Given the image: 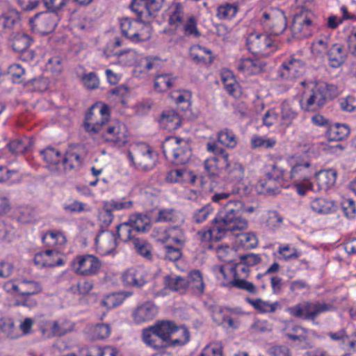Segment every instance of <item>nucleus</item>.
<instances>
[{"label": "nucleus", "mask_w": 356, "mask_h": 356, "mask_svg": "<svg viewBox=\"0 0 356 356\" xmlns=\"http://www.w3.org/2000/svg\"><path fill=\"white\" fill-rule=\"evenodd\" d=\"M117 246V236L113 232L102 230L95 238V249L101 255L113 254Z\"/></svg>", "instance_id": "18"}, {"label": "nucleus", "mask_w": 356, "mask_h": 356, "mask_svg": "<svg viewBox=\"0 0 356 356\" xmlns=\"http://www.w3.org/2000/svg\"><path fill=\"white\" fill-rule=\"evenodd\" d=\"M266 176L268 180H260L257 185V189L259 193L271 195L276 193L277 191V188H274L272 186L273 181L287 180L289 178V172L287 173L282 167L273 164Z\"/></svg>", "instance_id": "17"}, {"label": "nucleus", "mask_w": 356, "mask_h": 356, "mask_svg": "<svg viewBox=\"0 0 356 356\" xmlns=\"http://www.w3.org/2000/svg\"><path fill=\"white\" fill-rule=\"evenodd\" d=\"M109 118L108 106L96 105L87 113L83 123L84 129L90 134H102L106 142L112 146L121 147L128 142V129L120 121L108 122Z\"/></svg>", "instance_id": "1"}, {"label": "nucleus", "mask_w": 356, "mask_h": 356, "mask_svg": "<svg viewBox=\"0 0 356 356\" xmlns=\"http://www.w3.org/2000/svg\"><path fill=\"white\" fill-rule=\"evenodd\" d=\"M222 314V309L215 311L212 315L213 320L218 325L232 328L233 330L238 329L241 322L238 318H232L229 315H223L222 318H217V315Z\"/></svg>", "instance_id": "50"}, {"label": "nucleus", "mask_w": 356, "mask_h": 356, "mask_svg": "<svg viewBox=\"0 0 356 356\" xmlns=\"http://www.w3.org/2000/svg\"><path fill=\"white\" fill-rule=\"evenodd\" d=\"M350 133L349 128L344 124H334L329 127L326 136L329 140L338 142L346 138Z\"/></svg>", "instance_id": "39"}, {"label": "nucleus", "mask_w": 356, "mask_h": 356, "mask_svg": "<svg viewBox=\"0 0 356 356\" xmlns=\"http://www.w3.org/2000/svg\"><path fill=\"white\" fill-rule=\"evenodd\" d=\"M158 313V307L150 301L139 305L133 312L134 321L137 324L149 322L154 319Z\"/></svg>", "instance_id": "25"}, {"label": "nucleus", "mask_w": 356, "mask_h": 356, "mask_svg": "<svg viewBox=\"0 0 356 356\" xmlns=\"http://www.w3.org/2000/svg\"><path fill=\"white\" fill-rule=\"evenodd\" d=\"M142 338L145 344L154 349L159 350L163 347V341L159 338V335L154 333V330L152 327L143 330Z\"/></svg>", "instance_id": "45"}, {"label": "nucleus", "mask_w": 356, "mask_h": 356, "mask_svg": "<svg viewBox=\"0 0 356 356\" xmlns=\"http://www.w3.org/2000/svg\"><path fill=\"white\" fill-rule=\"evenodd\" d=\"M104 208H108L112 213L115 211L129 209L133 206V202L126 197L111 199L104 203Z\"/></svg>", "instance_id": "49"}, {"label": "nucleus", "mask_w": 356, "mask_h": 356, "mask_svg": "<svg viewBox=\"0 0 356 356\" xmlns=\"http://www.w3.org/2000/svg\"><path fill=\"white\" fill-rule=\"evenodd\" d=\"M41 155L50 170H70L81 163L80 156L76 153H67L63 156L57 149L47 147L41 151Z\"/></svg>", "instance_id": "5"}, {"label": "nucleus", "mask_w": 356, "mask_h": 356, "mask_svg": "<svg viewBox=\"0 0 356 356\" xmlns=\"http://www.w3.org/2000/svg\"><path fill=\"white\" fill-rule=\"evenodd\" d=\"M165 156L176 165L187 163L191 155L189 144L175 136L167 138L162 144Z\"/></svg>", "instance_id": "7"}, {"label": "nucleus", "mask_w": 356, "mask_h": 356, "mask_svg": "<svg viewBox=\"0 0 356 356\" xmlns=\"http://www.w3.org/2000/svg\"><path fill=\"white\" fill-rule=\"evenodd\" d=\"M281 331L282 334L299 348L305 349L309 347V341L307 330L296 324L292 321H283L281 323Z\"/></svg>", "instance_id": "16"}, {"label": "nucleus", "mask_w": 356, "mask_h": 356, "mask_svg": "<svg viewBox=\"0 0 356 356\" xmlns=\"http://www.w3.org/2000/svg\"><path fill=\"white\" fill-rule=\"evenodd\" d=\"M93 286L94 284L92 281L84 280L78 282L76 285H72L69 290L73 294L85 296L92 291Z\"/></svg>", "instance_id": "64"}, {"label": "nucleus", "mask_w": 356, "mask_h": 356, "mask_svg": "<svg viewBox=\"0 0 356 356\" xmlns=\"http://www.w3.org/2000/svg\"><path fill=\"white\" fill-rule=\"evenodd\" d=\"M231 210L227 211H218V215L213 219L214 225L212 228L202 229L197 233V238L202 242H209L211 240L218 241L222 238L228 232H232V228L239 227L241 222L234 224L230 218Z\"/></svg>", "instance_id": "3"}, {"label": "nucleus", "mask_w": 356, "mask_h": 356, "mask_svg": "<svg viewBox=\"0 0 356 356\" xmlns=\"http://www.w3.org/2000/svg\"><path fill=\"white\" fill-rule=\"evenodd\" d=\"M127 158L135 168L149 170L157 161V153L152 147L144 143L133 145L127 152Z\"/></svg>", "instance_id": "6"}, {"label": "nucleus", "mask_w": 356, "mask_h": 356, "mask_svg": "<svg viewBox=\"0 0 356 356\" xmlns=\"http://www.w3.org/2000/svg\"><path fill=\"white\" fill-rule=\"evenodd\" d=\"M316 16L313 12L302 9L295 15L292 25L290 27L292 35L298 39L312 36L316 29Z\"/></svg>", "instance_id": "8"}, {"label": "nucleus", "mask_w": 356, "mask_h": 356, "mask_svg": "<svg viewBox=\"0 0 356 356\" xmlns=\"http://www.w3.org/2000/svg\"><path fill=\"white\" fill-rule=\"evenodd\" d=\"M169 24L177 29L183 24L184 7L180 3L174 2L168 8Z\"/></svg>", "instance_id": "34"}, {"label": "nucleus", "mask_w": 356, "mask_h": 356, "mask_svg": "<svg viewBox=\"0 0 356 356\" xmlns=\"http://www.w3.org/2000/svg\"><path fill=\"white\" fill-rule=\"evenodd\" d=\"M304 90L299 100L302 109L315 111L322 107L327 100L338 95V88L334 84L323 81L302 82Z\"/></svg>", "instance_id": "2"}, {"label": "nucleus", "mask_w": 356, "mask_h": 356, "mask_svg": "<svg viewBox=\"0 0 356 356\" xmlns=\"http://www.w3.org/2000/svg\"><path fill=\"white\" fill-rule=\"evenodd\" d=\"M247 302L250 303L259 313H274L277 309H281L282 306L278 301L270 302L264 300L261 298L251 299L247 298Z\"/></svg>", "instance_id": "32"}, {"label": "nucleus", "mask_w": 356, "mask_h": 356, "mask_svg": "<svg viewBox=\"0 0 356 356\" xmlns=\"http://www.w3.org/2000/svg\"><path fill=\"white\" fill-rule=\"evenodd\" d=\"M131 10L137 13L140 17V20L138 23L139 27L136 29L134 31L136 37H131L130 41L134 43L147 41L152 36V28L149 24L144 23L143 12L140 10V8L135 2L131 5Z\"/></svg>", "instance_id": "26"}, {"label": "nucleus", "mask_w": 356, "mask_h": 356, "mask_svg": "<svg viewBox=\"0 0 356 356\" xmlns=\"http://www.w3.org/2000/svg\"><path fill=\"white\" fill-rule=\"evenodd\" d=\"M170 97L177 104H184L182 109L187 110L191 107L192 94L189 90L175 91Z\"/></svg>", "instance_id": "54"}, {"label": "nucleus", "mask_w": 356, "mask_h": 356, "mask_svg": "<svg viewBox=\"0 0 356 356\" xmlns=\"http://www.w3.org/2000/svg\"><path fill=\"white\" fill-rule=\"evenodd\" d=\"M115 57L114 64H119L123 67L134 65L140 66L143 64L144 55L134 49H126L113 53Z\"/></svg>", "instance_id": "21"}, {"label": "nucleus", "mask_w": 356, "mask_h": 356, "mask_svg": "<svg viewBox=\"0 0 356 356\" xmlns=\"http://www.w3.org/2000/svg\"><path fill=\"white\" fill-rule=\"evenodd\" d=\"M72 268L78 275L92 276L99 271L101 262L98 258L92 254L79 255L72 261Z\"/></svg>", "instance_id": "15"}, {"label": "nucleus", "mask_w": 356, "mask_h": 356, "mask_svg": "<svg viewBox=\"0 0 356 356\" xmlns=\"http://www.w3.org/2000/svg\"><path fill=\"white\" fill-rule=\"evenodd\" d=\"M181 122L180 116L174 110L163 111L160 120L161 126L170 131L177 129L180 127Z\"/></svg>", "instance_id": "31"}, {"label": "nucleus", "mask_w": 356, "mask_h": 356, "mask_svg": "<svg viewBox=\"0 0 356 356\" xmlns=\"http://www.w3.org/2000/svg\"><path fill=\"white\" fill-rule=\"evenodd\" d=\"M2 19L3 27L10 29L19 22V14L15 9L9 8L3 13Z\"/></svg>", "instance_id": "63"}, {"label": "nucleus", "mask_w": 356, "mask_h": 356, "mask_svg": "<svg viewBox=\"0 0 356 356\" xmlns=\"http://www.w3.org/2000/svg\"><path fill=\"white\" fill-rule=\"evenodd\" d=\"M260 22L264 29L272 35L282 34L287 26L286 17L284 11L277 8L264 10Z\"/></svg>", "instance_id": "10"}, {"label": "nucleus", "mask_w": 356, "mask_h": 356, "mask_svg": "<svg viewBox=\"0 0 356 356\" xmlns=\"http://www.w3.org/2000/svg\"><path fill=\"white\" fill-rule=\"evenodd\" d=\"M224 170L226 172L227 184L230 186H237L240 191L243 186L245 172L244 166L239 162H231L228 159Z\"/></svg>", "instance_id": "20"}, {"label": "nucleus", "mask_w": 356, "mask_h": 356, "mask_svg": "<svg viewBox=\"0 0 356 356\" xmlns=\"http://www.w3.org/2000/svg\"><path fill=\"white\" fill-rule=\"evenodd\" d=\"M235 66L238 72L245 75H253L261 72L265 65L257 58H243L237 60Z\"/></svg>", "instance_id": "27"}, {"label": "nucleus", "mask_w": 356, "mask_h": 356, "mask_svg": "<svg viewBox=\"0 0 356 356\" xmlns=\"http://www.w3.org/2000/svg\"><path fill=\"white\" fill-rule=\"evenodd\" d=\"M190 57L196 63H211V51L199 44L193 45L190 49Z\"/></svg>", "instance_id": "33"}, {"label": "nucleus", "mask_w": 356, "mask_h": 356, "mask_svg": "<svg viewBox=\"0 0 356 356\" xmlns=\"http://www.w3.org/2000/svg\"><path fill=\"white\" fill-rule=\"evenodd\" d=\"M280 109V127H288L298 115L297 106L293 101L287 100L282 102Z\"/></svg>", "instance_id": "29"}, {"label": "nucleus", "mask_w": 356, "mask_h": 356, "mask_svg": "<svg viewBox=\"0 0 356 356\" xmlns=\"http://www.w3.org/2000/svg\"><path fill=\"white\" fill-rule=\"evenodd\" d=\"M334 307L325 302H303L286 309L291 316L304 320H314L319 314L334 310Z\"/></svg>", "instance_id": "11"}, {"label": "nucleus", "mask_w": 356, "mask_h": 356, "mask_svg": "<svg viewBox=\"0 0 356 356\" xmlns=\"http://www.w3.org/2000/svg\"><path fill=\"white\" fill-rule=\"evenodd\" d=\"M158 240L163 243L172 241L179 245H182L186 241L184 232L177 227L165 229L164 236H159Z\"/></svg>", "instance_id": "37"}, {"label": "nucleus", "mask_w": 356, "mask_h": 356, "mask_svg": "<svg viewBox=\"0 0 356 356\" xmlns=\"http://www.w3.org/2000/svg\"><path fill=\"white\" fill-rule=\"evenodd\" d=\"M276 144L277 139L275 137L254 134L250 139V146L252 149H273Z\"/></svg>", "instance_id": "42"}, {"label": "nucleus", "mask_w": 356, "mask_h": 356, "mask_svg": "<svg viewBox=\"0 0 356 356\" xmlns=\"http://www.w3.org/2000/svg\"><path fill=\"white\" fill-rule=\"evenodd\" d=\"M238 11L236 4L225 3L217 8L216 17L221 20H230L236 16Z\"/></svg>", "instance_id": "46"}, {"label": "nucleus", "mask_w": 356, "mask_h": 356, "mask_svg": "<svg viewBox=\"0 0 356 356\" xmlns=\"http://www.w3.org/2000/svg\"><path fill=\"white\" fill-rule=\"evenodd\" d=\"M134 229L129 221L124 222L117 226V234L121 241H129L131 240L134 241V236L133 232Z\"/></svg>", "instance_id": "59"}, {"label": "nucleus", "mask_w": 356, "mask_h": 356, "mask_svg": "<svg viewBox=\"0 0 356 356\" xmlns=\"http://www.w3.org/2000/svg\"><path fill=\"white\" fill-rule=\"evenodd\" d=\"M163 283L165 288L175 291H184L188 286V280L175 274L165 276Z\"/></svg>", "instance_id": "36"}, {"label": "nucleus", "mask_w": 356, "mask_h": 356, "mask_svg": "<svg viewBox=\"0 0 356 356\" xmlns=\"http://www.w3.org/2000/svg\"><path fill=\"white\" fill-rule=\"evenodd\" d=\"M312 152L307 150L296 153L286 158L290 167L289 178L302 180L310 179L315 174L316 165L312 161Z\"/></svg>", "instance_id": "4"}, {"label": "nucleus", "mask_w": 356, "mask_h": 356, "mask_svg": "<svg viewBox=\"0 0 356 356\" xmlns=\"http://www.w3.org/2000/svg\"><path fill=\"white\" fill-rule=\"evenodd\" d=\"M0 332L10 339H17L20 336L13 320L8 316L0 318Z\"/></svg>", "instance_id": "43"}, {"label": "nucleus", "mask_w": 356, "mask_h": 356, "mask_svg": "<svg viewBox=\"0 0 356 356\" xmlns=\"http://www.w3.org/2000/svg\"><path fill=\"white\" fill-rule=\"evenodd\" d=\"M35 19H38L39 23L44 26L47 33L53 31L59 21V16L56 12H47L35 15Z\"/></svg>", "instance_id": "35"}, {"label": "nucleus", "mask_w": 356, "mask_h": 356, "mask_svg": "<svg viewBox=\"0 0 356 356\" xmlns=\"http://www.w3.org/2000/svg\"><path fill=\"white\" fill-rule=\"evenodd\" d=\"M42 291L41 284L33 279L24 277H19V296L24 298V300L16 302V305L28 306L26 298L31 296L40 293Z\"/></svg>", "instance_id": "23"}, {"label": "nucleus", "mask_w": 356, "mask_h": 356, "mask_svg": "<svg viewBox=\"0 0 356 356\" xmlns=\"http://www.w3.org/2000/svg\"><path fill=\"white\" fill-rule=\"evenodd\" d=\"M111 327L107 323H97L90 329V335L95 339H104L109 337Z\"/></svg>", "instance_id": "57"}, {"label": "nucleus", "mask_w": 356, "mask_h": 356, "mask_svg": "<svg viewBox=\"0 0 356 356\" xmlns=\"http://www.w3.org/2000/svg\"><path fill=\"white\" fill-rule=\"evenodd\" d=\"M246 44L251 53L262 56H267L277 49L275 40L267 33H250L247 38Z\"/></svg>", "instance_id": "13"}, {"label": "nucleus", "mask_w": 356, "mask_h": 356, "mask_svg": "<svg viewBox=\"0 0 356 356\" xmlns=\"http://www.w3.org/2000/svg\"><path fill=\"white\" fill-rule=\"evenodd\" d=\"M188 277V286H191L193 292L202 294L204 291V284L201 273L199 270H193L189 273Z\"/></svg>", "instance_id": "53"}, {"label": "nucleus", "mask_w": 356, "mask_h": 356, "mask_svg": "<svg viewBox=\"0 0 356 356\" xmlns=\"http://www.w3.org/2000/svg\"><path fill=\"white\" fill-rule=\"evenodd\" d=\"M154 333L159 335L163 341L170 338L173 334H179L181 338H172L170 345L173 347L181 346L186 344L190 339V333L188 329L184 326H177L173 322L170 321H163L157 323L152 326Z\"/></svg>", "instance_id": "9"}, {"label": "nucleus", "mask_w": 356, "mask_h": 356, "mask_svg": "<svg viewBox=\"0 0 356 356\" xmlns=\"http://www.w3.org/2000/svg\"><path fill=\"white\" fill-rule=\"evenodd\" d=\"M216 254L219 259L229 263L234 261L236 251L229 245H221L217 248Z\"/></svg>", "instance_id": "62"}, {"label": "nucleus", "mask_w": 356, "mask_h": 356, "mask_svg": "<svg viewBox=\"0 0 356 356\" xmlns=\"http://www.w3.org/2000/svg\"><path fill=\"white\" fill-rule=\"evenodd\" d=\"M122 280L127 286L138 287L146 282L142 269L134 268L128 269L122 274Z\"/></svg>", "instance_id": "30"}, {"label": "nucleus", "mask_w": 356, "mask_h": 356, "mask_svg": "<svg viewBox=\"0 0 356 356\" xmlns=\"http://www.w3.org/2000/svg\"><path fill=\"white\" fill-rule=\"evenodd\" d=\"M34 263L40 268L63 265L60 252L56 249H50L38 252L34 257Z\"/></svg>", "instance_id": "24"}, {"label": "nucleus", "mask_w": 356, "mask_h": 356, "mask_svg": "<svg viewBox=\"0 0 356 356\" xmlns=\"http://www.w3.org/2000/svg\"><path fill=\"white\" fill-rule=\"evenodd\" d=\"M227 209L231 210V218L234 224L241 222V226L239 227L232 228L233 233L236 231H242L248 227V220L243 216L244 213H252L256 209L252 206L246 207L243 202L238 200L228 201L220 209L221 211H227Z\"/></svg>", "instance_id": "14"}, {"label": "nucleus", "mask_w": 356, "mask_h": 356, "mask_svg": "<svg viewBox=\"0 0 356 356\" xmlns=\"http://www.w3.org/2000/svg\"><path fill=\"white\" fill-rule=\"evenodd\" d=\"M305 72V64L300 59L290 58L284 61L277 72L278 76L284 81H293Z\"/></svg>", "instance_id": "19"}, {"label": "nucleus", "mask_w": 356, "mask_h": 356, "mask_svg": "<svg viewBox=\"0 0 356 356\" xmlns=\"http://www.w3.org/2000/svg\"><path fill=\"white\" fill-rule=\"evenodd\" d=\"M175 77L170 74H158L154 79V89L159 92L168 90L174 83Z\"/></svg>", "instance_id": "47"}, {"label": "nucleus", "mask_w": 356, "mask_h": 356, "mask_svg": "<svg viewBox=\"0 0 356 356\" xmlns=\"http://www.w3.org/2000/svg\"><path fill=\"white\" fill-rule=\"evenodd\" d=\"M313 211L320 214H327L335 210V204L333 201L325 198H316L310 203Z\"/></svg>", "instance_id": "41"}, {"label": "nucleus", "mask_w": 356, "mask_h": 356, "mask_svg": "<svg viewBox=\"0 0 356 356\" xmlns=\"http://www.w3.org/2000/svg\"><path fill=\"white\" fill-rule=\"evenodd\" d=\"M207 150L213 155L204 161L205 170L211 176H218L225 168L229 154L214 141L207 143Z\"/></svg>", "instance_id": "12"}, {"label": "nucleus", "mask_w": 356, "mask_h": 356, "mask_svg": "<svg viewBox=\"0 0 356 356\" xmlns=\"http://www.w3.org/2000/svg\"><path fill=\"white\" fill-rule=\"evenodd\" d=\"M131 294H129V296ZM127 296L128 295L124 296L121 293H112L106 296L101 301V305L107 309H110L121 305Z\"/></svg>", "instance_id": "58"}, {"label": "nucleus", "mask_w": 356, "mask_h": 356, "mask_svg": "<svg viewBox=\"0 0 356 356\" xmlns=\"http://www.w3.org/2000/svg\"><path fill=\"white\" fill-rule=\"evenodd\" d=\"M327 57L331 67H339L344 60V53L341 45L334 44L327 51Z\"/></svg>", "instance_id": "44"}, {"label": "nucleus", "mask_w": 356, "mask_h": 356, "mask_svg": "<svg viewBox=\"0 0 356 356\" xmlns=\"http://www.w3.org/2000/svg\"><path fill=\"white\" fill-rule=\"evenodd\" d=\"M31 41V38L27 34L18 33L13 38V48L17 52H22L29 48Z\"/></svg>", "instance_id": "55"}, {"label": "nucleus", "mask_w": 356, "mask_h": 356, "mask_svg": "<svg viewBox=\"0 0 356 356\" xmlns=\"http://www.w3.org/2000/svg\"><path fill=\"white\" fill-rule=\"evenodd\" d=\"M82 353H86L85 356H118L116 349L111 347H105L103 349L92 347L90 350L83 349Z\"/></svg>", "instance_id": "61"}, {"label": "nucleus", "mask_w": 356, "mask_h": 356, "mask_svg": "<svg viewBox=\"0 0 356 356\" xmlns=\"http://www.w3.org/2000/svg\"><path fill=\"white\" fill-rule=\"evenodd\" d=\"M139 19H131L129 18H123L120 21V26L122 33L128 39L131 40V37L135 38L136 35L134 31L138 26Z\"/></svg>", "instance_id": "51"}, {"label": "nucleus", "mask_w": 356, "mask_h": 356, "mask_svg": "<svg viewBox=\"0 0 356 356\" xmlns=\"http://www.w3.org/2000/svg\"><path fill=\"white\" fill-rule=\"evenodd\" d=\"M316 180L318 184L317 191L328 190L332 187L337 180V172L334 169L329 168L318 172L315 170Z\"/></svg>", "instance_id": "28"}, {"label": "nucleus", "mask_w": 356, "mask_h": 356, "mask_svg": "<svg viewBox=\"0 0 356 356\" xmlns=\"http://www.w3.org/2000/svg\"><path fill=\"white\" fill-rule=\"evenodd\" d=\"M218 141L229 148H234L237 145L235 134L228 129H222L218 134Z\"/></svg>", "instance_id": "56"}, {"label": "nucleus", "mask_w": 356, "mask_h": 356, "mask_svg": "<svg viewBox=\"0 0 356 356\" xmlns=\"http://www.w3.org/2000/svg\"><path fill=\"white\" fill-rule=\"evenodd\" d=\"M143 5V15L147 14L149 16L154 15L155 13L161 10L164 0H140ZM141 10V9H140Z\"/></svg>", "instance_id": "60"}, {"label": "nucleus", "mask_w": 356, "mask_h": 356, "mask_svg": "<svg viewBox=\"0 0 356 356\" xmlns=\"http://www.w3.org/2000/svg\"><path fill=\"white\" fill-rule=\"evenodd\" d=\"M277 252L280 255V259L286 261L296 259L301 255L300 252L291 244L279 245Z\"/></svg>", "instance_id": "52"}, {"label": "nucleus", "mask_w": 356, "mask_h": 356, "mask_svg": "<svg viewBox=\"0 0 356 356\" xmlns=\"http://www.w3.org/2000/svg\"><path fill=\"white\" fill-rule=\"evenodd\" d=\"M227 270L228 269L224 266H218L213 268V272L217 279L219 280H223L222 282L223 285L225 286L229 284L232 286L245 290L251 293H255L257 292L256 286L252 282H248L243 279L234 278L231 281H228Z\"/></svg>", "instance_id": "22"}, {"label": "nucleus", "mask_w": 356, "mask_h": 356, "mask_svg": "<svg viewBox=\"0 0 356 356\" xmlns=\"http://www.w3.org/2000/svg\"><path fill=\"white\" fill-rule=\"evenodd\" d=\"M134 231L144 232L149 229L151 224L149 218L143 213H134L128 220Z\"/></svg>", "instance_id": "38"}, {"label": "nucleus", "mask_w": 356, "mask_h": 356, "mask_svg": "<svg viewBox=\"0 0 356 356\" xmlns=\"http://www.w3.org/2000/svg\"><path fill=\"white\" fill-rule=\"evenodd\" d=\"M42 241L47 246L59 248L66 243V238L61 232L51 230L42 236Z\"/></svg>", "instance_id": "40"}, {"label": "nucleus", "mask_w": 356, "mask_h": 356, "mask_svg": "<svg viewBox=\"0 0 356 356\" xmlns=\"http://www.w3.org/2000/svg\"><path fill=\"white\" fill-rule=\"evenodd\" d=\"M157 220L160 222H172L179 225L184 221V216L180 212L173 209H163L159 211Z\"/></svg>", "instance_id": "48"}]
</instances>
